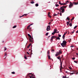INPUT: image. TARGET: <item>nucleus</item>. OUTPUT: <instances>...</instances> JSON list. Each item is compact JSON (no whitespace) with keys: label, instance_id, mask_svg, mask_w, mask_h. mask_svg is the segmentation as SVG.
Segmentation results:
<instances>
[{"label":"nucleus","instance_id":"62","mask_svg":"<svg viewBox=\"0 0 78 78\" xmlns=\"http://www.w3.org/2000/svg\"><path fill=\"white\" fill-rule=\"evenodd\" d=\"M69 23H70V21H69V22H68Z\"/></svg>","mask_w":78,"mask_h":78},{"label":"nucleus","instance_id":"2","mask_svg":"<svg viewBox=\"0 0 78 78\" xmlns=\"http://www.w3.org/2000/svg\"><path fill=\"white\" fill-rule=\"evenodd\" d=\"M67 7L66 6H63L62 7H61L60 8V10H59V12H62V13H63L65 12V9H64V8H66Z\"/></svg>","mask_w":78,"mask_h":78},{"label":"nucleus","instance_id":"41","mask_svg":"<svg viewBox=\"0 0 78 78\" xmlns=\"http://www.w3.org/2000/svg\"><path fill=\"white\" fill-rule=\"evenodd\" d=\"M5 50L4 51H5V50H6V49H7V48H6V47L5 48Z\"/></svg>","mask_w":78,"mask_h":78},{"label":"nucleus","instance_id":"47","mask_svg":"<svg viewBox=\"0 0 78 78\" xmlns=\"http://www.w3.org/2000/svg\"><path fill=\"white\" fill-rule=\"evenodd\" d=\"M76 55L77 56H78V53H76Z\"/></svg>","mask_w":78,"mask_h":78},{"label":"nucleus","instance_id":"30","mask_svg":"<svg viewBox=\"0 0 78 78\" xmlns=\"http://www.w3.org/2000/svg\"><path fill=\"white\" fill-rule=\"evenodd\" d=\"M69 25H70V26L71 27L72 26V23H70V24H69Z\"/></svg>","mask_w":78,"mask_h":78},{"label":"nucleus","instance_id":"50","mask_svg":"<svg viewBox=\"0 0 78 78\" xmlns=\"http://www.w3.org/2000/svg\"><path fill=\"white\" fill-rule=\"evenodd\" d=\"M61 35H59V37H61Z\"/></svg>","mask_w":78,"mask_h":78},{"label":"nucleus","instance_id":"40","mask_svg":"<svg viewBox=\"0 0 78 78\" xmlns=\"http://www.w3.org/2000/svg\"><path fill=\"white\" fill-rule=\"evenodd\" d=\"M72 59L73 60H75V58H72Z\"/></svg>","mask_w":78,"mask_h":78},{"label":"nucleus","instance_id":"23","mask_svg":"<svg viewBox=\"0 0 78 78\" xmlns=\"http://www.w3.org/2000/svg\"><path fill=\"white\" fill-rule=\"evenodd\" d=\"M51 51L52 53H54V51H55V50L54 49H52L51 50Z\"/></svg>","mask_w":78,"mask_h":78},{"label":"nucleus","instance_id":"28","mask_svg":"<svg viewBox=\"0 0 78 78\" xmlns=\"http://www.w3.org/2000/svg\"><path fill=\"white\" fill-rule=\"evenodd\" d=\"M77 27V26H75V27H74V29H75Z\"/></svg>","mask_w":78,"mask_h":78},{"label":"nucleus","instance_id":"16","mask_svg":"<svg viewBox=\"0 0 78 78\" xmlns=\"http://www.w3.org/2000/svg\"><path fill=\"white\" fill-rule=\"evenodd\" d=\"M69 74H70V76L74 74H75L74 73H69Z\"/></svg>","mask_w":78,"mask_h":78},{"label":"nucleus","instance_id":"5","mask_svg":"<svg viewBox=\"0 0 78 78\" xmlns=\"http://www.w3.org/2000/svg\"><path fill=\"white\" fill-rule=\"evenodd\" d=\"M59 39V37H56V36H52L51 37V39Z\"/></svg>","mask_w":78,"mask_h":78},{"label":"nucleus","instance_id":"51","mask_svg":"<svg viewBox=\"0 0 78 78\" xmlns=\"http://www.w3.org/2000/svg\"><path fill=\"white\" fill-rule=\"evenodd\" d=\"M56 9H57V10H59V9L58 8H56Z\"/></svg>","mask_w":78,"mask_h":78},{"label":"nucleus","instance_id":"54","mask_svg":"<svg viewBox=\"0 0 78 78\" xmlns=\"http://www.w3.org/2000/svg\"><path fill=\"white\" fill-rule=\"evenodd\" d=\"M76 75H77L78 74V72H77L76 73Z\"/></svg>","mask_w":78,"mask_h":78},{"label":"nucleus","instance_id":"14","mask_svg":"<svg viewBox=\"0 0 78 78\" xmlns=\"http://www.w3.org/2000/svg\"><path fill=\"white\" fill-rule=\"evenodd\" d=\"M59 55V52H57L56 53V55H55V56H58Z\"/></svg>","mask_w":78,"mask_h":78},{"label":"nucleus","instance_id":"43","mask_svg":"<svg viewBox=\"0 0 78 78\" xmlns=\"http://www.w3.org/2000/svg\"><path fill=\"white\" fill-rule=\"evenodd\" d=\"M58 6H59V5H57V4L55 5V6H56V7H58Z\"/></svg>","mask_w":78,"mask_h":78},{"label":"nucleus","instance_id":"10","mask_svg":"<svg viewBox=\"0 0 78 78\" xmlns=\"http://www.w3.org/2000/svg\"><path fill=\"white\" fill-rule=\"evenodd\" d=\"M62 50L61 49L59 51V55L62 54Z\"/></svg>","mask_w":78,"mask_h":78},{"label":"nucleus","instance_id":"11","mask_svg":"<svg viewBox=\"0 0 78 78\" xmlns=\"http://www.w3.org/2000/svg\"><path fill=\"white\" fill-rule=\"evenodd\" d=\"M70 4L69 5V8H71L73 6V4L71 2H70Z\"/></svg>","mask_w":78,"mask_h":78},{"label":"nucleus","instance_id":"22","mask_svg":"<svg viewBox=\"0 0 78 78\" xmlns=\"http://www.w3.org/2000/svg\"><path fill=\"white\" fill-rule=\"evenodd\" d=\"M16 27H17V26L15 25L13 27V28H16Z\"/></svg>","mask_w":78,"mask_h":78},{"label":"nucleus","instance_id":"64","mask_svg":"<svg viewBox=\"0 0 78 78\" xmlns=\"http://www.w3.org/2000/svg\"><path fill=\"white\" fill-rule=\"evenodd\" d=\"M30 49H29V51H30Z\"/></svg>","mask_w":78,"mask_h":78},{"label":"nucleus","instance_id":"63","mask_svg":"<svg viewBox=\"0 0 78 78\" xmlns=\"http://www.w3.org/2000/svg\"><path fill=\"white\" fill-rule=\"evenodd\" d=\"M53 20H51V21L52 22H53Z\"/></svg>","mask_w":78,"mask_h":78},{"label":"nucleus","instance_id":"1","mask_svg":"<svg viewBox=\"0 0 78 78\" xmlns=\"http://www.w3.org/2000/svg\"><path fill=\"white\" fill-rule=\"evenodd\" d=\"M66 44H67V42L66 41L64 40L63 41L62 43L61 44L62 47L64 48V47H66Z\"/></svg>","mask_w":78,"mask_h":78},{"label":"nucleus","instance_id":"45","mask_svg":"<svg viewBox=\"0 0 78 78\" xmlns=\"http://www.w3.org/2000/svg\"><path fill=\"white\" fill-rule=\"evenodd\" d=\"M60 16H62V13H61V12L60 13Z\"/></svg>","mask_w":78,"mask_h":78},{"label":"nucleus","instance_id":"26","mask_svg":"<svg viewBox=\"0 0 78 78\" xmlns=\"http://www.w3.org/2000/svg\"><path fill=\"white\" fill-rule=\"evenodd\" d=\"M65 37V35H63V36L62 37V38L63 39H64V38Z\"/></svg>","mask_w":78,"mask_h":78},{"label":"nucleus","instance_id":"24","mask_svg":"<svg viewBox=\"0 0 78 78\" xmlns=\"http://www.w3.org/2000/svg\"><path fill=\"white\" fill-rule=\"evenodd\" d=\"M69 2L68 1H67L66 2V4H67L68 3H69Z\"/></svg>","mask_w":78,"mask_h":78},{"label":"nucleus","instance_id":"48","mask_svg":"<svg viewBox=\"0 0 78 78\" xmlns=\"http://www.w3.org/2000/svg\"><path fill=\"white\" fill-rule=\"evenodd\" d=\"M69 69H70L71 70H72V68H71L70 67H69Z\"/></svg>","mask_w":78,"mask_h":78},{"label":"nucleus","instance_id":"52","mask_svg":"<svg viewBox=\"0 0 78 78\" xmlns=\"http://www.w3.org/2000/svg\"><path fill=\"white\" fill-rule=\"evenodd\" d=\"M50 37V36H49L48 37V39H49V37Z\"/></svg>","mask_w":78,"mask_h":78},{"label":"nucleus","instance_id":"25","mask_svg":"<svg viewBox=\"0 0 78 78\" xmlns=\"http://www.w3.org/2000/svg\"><path fill=\"white\" fill-rule=\"evenodd\" d=\"M74 19V17H73V18H72V19L71 20V21H72V20H73Z\"/></svg>","mask_w":78,"mask_h":78},{"label":"nucleus","instance_id":"33","mask_svg":"<svg viewBox=\"0 0 78 78\" xmlns=\"http://www.w3.org/2000/svg\"><path fill=\"white\" fill-rule=\"evenodd\" d=\"M48 33H47L45 35L46 36H48Z\"/></svg>","mask_w":78,"mask_h":78},{"label":"nucleus","instance_id":"59","mask_svg":"<svg viewBox=\"0 0 78 78\" xmlns=\"http://www.w3.org/2000/svg\"><path fill=\"white\" fill-rule=\"evenodd\" d=\"M57 59H59V56H58L57 58Z\"/></svg>","mask_w":78,"mask_h":78},{"label":"nucleus","instance_id":"57","mask_svg":"<svg viewBox=\"0 0 78 78\" xmlns=\"http://www.w3.org/2000/svg\"><path fill=\"white\" fill-rule=\"evenodd\" d=\"M65 72L66 73H68V72H67V71L66 72V71H65Z\"/></svg>","mask_w":78,"mask_h":78},{"label":"nucleus","instance_id":"35","mask_svg":"<svg viewBox=\"0 0 78 78\" xmlns=\"http://www.w3.org/2000/svg\"><path fill=\"white\" fill-rule=\"evenodd\" d=\"M57 14H55L53 16V17H55V16H57Z\"/></svg>","mask_w":78,"mask_h":78},{"label":"nucleus","instance_id":"58","mask_svg":"<svg viewBox=\"0 0 78 78\" xmlns=\"http://www.w3.org/2000/svg\"><path fill=\"white\" fill-rule=\"evenodd\" d=\"M69 42L70 43L71 42V41L70 40H69Z\"/></svg>","mask_w":78,"mask_h":78},{"label":"nucleus","instance_id":"44","mask_svg":"<svg viewBox=\"0 0 78 78\" xmlns=\"http://www.w3.org/2000/svg\"><path fill=\"white\" fill-rule=\"evenodd\" d=\"M27 54H28V55H30V53H28V52H27Z\"/></svg>","mask_w":78,"mask_h":78},{"label":"nucleus","instance_id":"8","mask_svg":"<svg viewBox=\"0 0 78 78\" xmlns=\"http://www.w3.org/2000/svg\"><path fill=\"white\" fill-rule=\"evenodd\" d=\"M33 24H34L33 23H31V24H30L29 26H28L27 27V30H28V29H29V28H30V26H31V25H33Z\"/></svg>","mask_w":78,"mask_h":78},{"label":"nucleus","instance_id":"20","mask_svg":"<svg viewBox=\"0 0 78 78\" xmlns=\"http://www.w3.org/2000/svg\"><path fill=\"white\" fill-rule=\"evenodd\" d=\"M39 6V4L37 3L35 4V6H36L37 7V6Z\"/></svg>","mask_w":78,"mask_h":78},{"label":"nucleus","instance_id":"7","mask_svg":"<svg viewBox=\"0 0 78 78\" xmlns=\"http://www.w3.org/2000/svg\"><path fill=\"white\" fill-rule=\"evenodd\" d=\"M48 58L50 60H51V58H50V56L49 55V51H48Z\"/></svg>","mask_w":78,"mask_h":78},{"label":"nucleus","instance_id":"42","mask_svg":"<svg viewBox=\"0 0 78 78\" xmlns=\"http://www.w3.org/2000/svg\"><path fill=\"white\" fill-rule=\"evenodd\" d=\"M66 78V75L65 76H63V78Z\"/></svg>","mask_w":78,"mask_h":78},{"label":"nucleus","instance_id":"18","mask_svg":"<svg viewBox=\"0 0 78 78\" xmlns=\"http://www.w3.org/2000/svg\"><path fill=\"white\" fill-rule=\"evenodd\" d=\"M73 4L75 5H77L78 4V2L77 3H76L75 2H73Z\"/></svg>","mask_w":78,"mask_h":78},{"label":"nucleus","instance_id":"56","mask_svg":"<svg viewBox=\"0 0 78 78\" xmlns=\"http://www.w3.org/2000/svg\"><path fill=\"white\" fill-rule=\"evenodd\" d=\"M30 74H32V73H29V74H28V75H30Z\"/></svg>","mask_w":78,"mask_h":78},{"label":"nucleus","instance_id":"9","mask_svg":"<svg viewBox=\"0 0 78 78\" xmlns=\"http://www.w3.org/2000/svg\"><path fill=\"white\" fill-rule=\"evenodd\" d=\"M28 36L29 37V39H32V37H31V36L29 34H27Z\"/></svg>","mask_w":78,"mask_h":78},{"label":"nucleus","instance_id":"31","mask_svg":"<svg viewBox=\"0 0 78 78\" xmlns=\"http://www.w3.org/2000/svg\"><path fill=\"white\" fill-rule=\"evenodd\" d=\"M67 20H70V19L68 17L67 18V19H66Z\"/></svg>","mask_w":78,"mask_h":78},{"label":"nucleus","instance_id":"4","mask_svg":"<svg viewBox=\"0 0 78 78\" xmlns=\"http://www.w3.org/2000/svg\"><path fill=\"white\" fill-rule=\"evenodd\" d=\"M58 30H57V29H55L54 30V32L53 33H52V35H54L55 34V33H59V31H58Z\"/></svg>","mask_w":78,"mask_h":78},{"label":"nucleus","instance_id":"32","mask_svg":"<svg viewBox=\"0 0 78 78\" xmlns=\"http://www.w3.org/2000/svg\"><path fill=\"white\" fill-rule=\"evenodd\" d=\"M74 62H75V63H78V61H74Z\"/></svg>","mask_w":78,"mask_h":78},{"label":"nucleus","instance_id":"19","mask_svg":"<svg viewBox=\"0 0 78 78\" xmlns=\"http://www.w3.org/2000/svg\"><path fill=\"white\" fill-rule=\"evenodd\" d=\"M30 3H31V4H33L34 3V2L33 1H32L31 2H30Z\"/></svg>","mask_w":78,"mask_h":78},{"label":"nucleus","instance_id":"36","mask_svg":"<svg viewBox=\"0 0 78 78\" xmlns=\"http://www.w3.org/2000/svg\"><path fill=\"white\" fill-rule=\"evenodd\" d=\"M67 25H68V24H69V23L68 22H67Z\"/></svg>","mask_w":78,"mask_h":78},{"label":"nucleus","instance_id":"60","mask_svg":"<svg viewBox=\"0 0 78 78\" xmlns=\"http://www.w3.org/2000/svg\"><path fill=\"white\" fill-rule=\"evenodd\" d=\"M50 23H49V25H50Z\"/></svg>","mask_w":78,"mask_h":78},{"label":"nucleus","instance_id":"12","mask_svg":"<svg viewBox=\"0 0 78 78\" xmlns=\"http://www.w3.org/2000/svg\"><path fill=\"white\" fill-rule=\"evenodd\" d=\"M33 74H32L31 76H29L30 77V78H35V77H33Z\"/></svg>","mask_w":78,"mask_h":78},{"label":"nucleus","instance_id":"13","mask_svg":"<svg viewBox=\"0 0 78 78\" xmlns=\"http://www.w3.org/2000/svg\"><path fill=\"white\" fill-rule=\"evenodd\" d=\"M50 12H48V16L50 18H51V16L50 15Z\"/></svg>","mask_w":78,"mask_h":78},{"label":"nucleus","instance_id":"6","mask_svg":"<svg viewBox=\"0 0 78 78\" xmlns=\"http://www.w3.org/2000/svg\"><path fill=\"white\" fill-rule=\"evenodd\" d=\"M47 31H50V25H48L46 28Z\"/></svg>","mask_w":78,"mask_h":78},{"label":"nucleus","instance_id":"38","mask_svg":"<svg viewBox=\"0 0 78 78\" xmlns=\"http://www.w3.org/2000/svg\"><path fill=\"white\" fill-rule=\"evenodd\" d=\"M31 44L30 43V44H29L28 46H29V47H30V46H31Z\"/></svg>","mask_w":78,"mask_h":78},{"label":"nucleus","instance_id":"39","mask_svg":"<svg viewBox=\"0 0 78 78\" xmlns=\"http://www.w3.org/2000/svg\"><path fill=\"white\" fill-rule=\"evenodd\" d=\"M67 33V32H66V33H65L64 34V35H65Z\"/></svg>","mask_w":78,"mask_h":78},{"label":"nucleus","instance_id":"37","mask_svg":"<svg viewBox=\"0 0 78 78\" xmlns=\"http://www.w3.org/2000/svg\"><path fill=\"white\" fill-rule=\"evenodd\" d=\"M62 5H66V3H62Z\"/></svg>","mask_w":78,"mask_h":78},{"label":"nucleus","instance_id":"46","mask_svg":"<svg viewBox=\"0 0 78 78\" xmlns=\"http://www.w3.org/2000/svg\"><path fill=\"white\" fill-rule=\"evenodd\" d=\"M30 46H28L27 47V48H29V47H30Z\"/></svg>","mask_w":78,"mask_h":78},{"label":"nucleus","instance_id":"29","mask_svg":"<svg viewBox=\"0 0 78 78\" xmlns=\"http://www.w3.org/2000/svg\"><path fill=\"white\" fill-rule=\"evenodd\" d=\"M24 58L25 59H27V57L26 56H25Z\"/></svg>","mask_w":78,"mask_h":78},{"label":"nucleus","instance_id":"53","mask_svg":"<svg viewBox=\"0 0 78 78\" xmlns=\"http://www.w3.org/2000/svg\"><path fill=\"white\" fill-rule=\"evenodd\" d=\"M76 33H78V30L76 31Z\"/></svg>","mask_w":78,"mask_h":78},{"label":"nucleus","instance_id":"3","mask_svg":"<svg viewBox=\"0 0 78 78\" xmlns=\"http://www.w3.org/2000/svg\"><path fill=\"white\" fill-rule=\"evenodd\" d=\"M62 58V57H61L60 56H59V59L60 60V72H61V70H62V62H61V58Z\"/></svg>","mask_w":78,"mask_h":78},{"label":"nucleus","instance_id":"55","mask_svg":"<svg viewBox=\"0 0 78 78\" xmlns=\"http://www.w3.org/2000/svg\"><path fill=\"white\" fill-rule=\"evenodd\" d=\"M74 46H71V47H73Z\"/></svg>","mask_w":78,"mask_h":78},{"label":"nucleus","instance_id":"34","mask_svg":"<svg viewBox=\"0 0 78 78\" xmlns=\"http://www.w3.org/2000/svg\"><path fill=\"white\" fill-rule=\"evenodd\" d=\"M12 74H15V72H12Z\"/></svg>","mask_w":78,"mask_h":78},{"label":"nucleus","instance_id":"17","mask_svg":"<svg viewBox=\"0 0 78 78\" xmlns=\"http://www.w3.org/2000/svg\"><path fill=\"white\" fill-rule=\"evenodd\" d=\"M7 55V53H6V52L5 53L4 56H5V58H6V56Z\"/></svg>","mask_w":78,"mask_h":78},{"label":"nucleus","instance_id":"27","mask_svg":"<svg viewBox=\"0 0 78 78\" xmlns=\"http://www.w3.org/2000/svg\"><path fill=\"white\" fill-rule=\"evenodd\" d=\"M30 42H31L32 41L33 42V40L32 39H29Z\"/></svg>","mask_w":78,"mask_h":78},{"label":"nucleus","instance_id":"49","mask_svg":"<svg viewBox=\"0 0 78 78\" xmlns=\"http://www.w3.org/2000/svg\"><path fill=\"white\" fill-rule=\"evenodd\" d=\"M50 41H51V42H52V41H53V39H51Z\"/></svg>","mask_w":78,"mask_h":78},{"label":"nucleus","instance_id":"21","mask_svg":"<svg viewBox=\"0 0 78 78\" xmlns=\"http://www.w3.org/2000/svg\"><path fill=\"white\" fill-rule=\"evenodd\" d=\"M59 4H60L61 5H62L63 4H62V3H61V2H60V1L59 2Z\"/></svg>","mask_w":78,"mask_h":78},{"label":"nucleus","instance_id":"61","mask_svg":"<svg viewBox=\"0 0 78 78\" xmlns=\"http://www.w3.org/2000/svg\"><path fill=\"white\" fill-rule=\"evenodd\" d=\"M74 33V32L73 31V32H72V34H73V33Z\"/></svg>","mask_w":78,"mask_h":78},{"label":"nucleus","instance_id":"15","mask_svg":"<svg viewBox=\"0 0 78 78\" xmlns=\"http://www.w3.org/2000/svg\"><path fill=\"white\" fill-rule=\"evenodd\" d=\"M27 14H24L23 15L21 16H20V17H23V16H27Z\"/></svg>","mask_w":78,"mask_h":78}]
</instances>
